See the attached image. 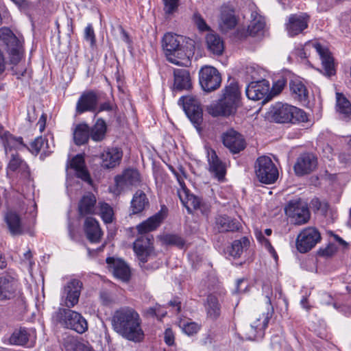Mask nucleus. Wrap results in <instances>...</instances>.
I'll return each mask as SVG.
<instances>
[{
    "label": "nucleus",
    "mask_w": 351,
    "mask_h": 351,
    "mask_svg": "<svg viewBox=\"0 0 351 351\" xmlns=\"http://www.w3.org/2000/svg\"><path fill=\"white\" fill-rule=\"evenodd\" d=\"M11 56L10 61L12 64H17L22 56V45L19 47H14L8 50Z\"/></svg>",
    "instance_id": "obj_54"
},
{
    "label": "nucleus",
    "mask_w": 351,
    "mask_h": 351,
    "mask_svg": "<svg viewBox=\"0 0 351 351\" xmlns=\"http://www.w3.org/2000/svg\"><path fill=\"white\" fill-rule=\"evenodd\" d=\"M141 182V175L137 169H126L121 174L114 177V186L111 191L114 195H119L121 193L130 190L133 186H140Z\"/></svg>",
    "instance_id": "obj_8"
},
{
    "label": "nucleus",
    "mask_w": 351,
    "mask_h": 351,
    "mask_svg": "<svg viewBox=\"0 0 351 351\" xmlns=\"http://www.w3.org/2000/svg\"><path fill=\"white\" fill-rule=\"evenodd\" d=\"M266 298L267 311L263 312L262 315L256 316L251 320L249 333L246 334L247 339L254 340L256 338H262L265 335V330L274 313L271 297L267 295Z\"/></svg>",
    "instance_id": "obj_6"
},
{
    "label": "nucleus",
    "mask_w": 351,
    "mask_h": 351,
    "mask_svg": "<svg viewBox=\"0 0 351 351\" xmlns=\"http://www.w3.org/2000/svg\"><path fill=\"white\" fill-rule=\"evenodd\" d=\"M193 21L199 31L205 32L209 29V26L206 24V21L199 13H194Z\"/></svg>",
    "instance_id": "obj_52"
},
{
    "label": "nucleus",
    "mask_w": 351,
    "mask_h": 351,
    "mask_svg": "<svg viewBox=\"0 0 351 351\" xmlns=\"http://www.w3.org/2000/svg\"><path fill=\"white\" fill-rule=\"evenodd\" d=\"M241 240H235L230 247H228L227 253L233 260L239 258L241 256Z\"/></svg>",
    "instance_id": "obj_50"
},
{
    "label": "nucleus",
    "mask_w": 351,
    "mask_h": 351,
    "mask_svg": "<svg viewBox=\"0 0 351 351\" xmlns=\"http://www.w3.org/2000/svg\"><path fill=\"white\" fill-rule=\"evenodd\" d=\"M179 104L182 103L183 109L191 120V121L197 128L202 122V109L201 104L197 97L193 95H187L181 97L179 99Z\"/></svg>",
    "instance_id": "obj_12"
},
{
    "label": "nucleus",
    "mask_w": 351,
    "mask_h": 351,
    "mask_svg": "<svg viewBox=\"0 0 351 351\" xmlns=\"http://www.w3.org/2000/svg\"><path fill=\"white\" fill-rule=\"evenodd\" d=\"M263 245H264L269 251L270 253H272L274 254V257L276 258V252H275V250L274 248L272 247V245H271L269 239H263V242L261 243Z\"/></svg>",
    "instance_id": "obj_61"
},
{
    "label": "nucleus",
    "mask_w": 351,
    "mask_h": 351,
    "mask_svg": "<svg viewBox=\"0 0 351 351\" xmlns=\"http://www.w3.org/2000/svg\"><path fill=\"white\" fill-rule=\"evenodd\" d=\"M337 106L341 114L348 115L351 113L350 102L341 93H337Z\"/></svg>",
    "instance_id": "obj_47"
},
{
    "label": "nucleus",
    "mask_w": 351,
    "mask_h": 351,
    "mask_svg": "<svg viewBox=\"0 0 351 351\" xmlns=\"http://www.w3.org/2000/svg\"><path fill=\"white\" fill-rule=\"evenodd\" d=\"M99 214L101 219L106 223H110L113 219V210L112 208L106 203H99Z\"/></svg>",
    "instance_id": "obj_48"
},
{
    "label": "nucleus",
    "mask_w": 351,
    "mask_h": 351,
    "mask_svg": "<svg viewBox=\"0 0 351 351\" xmlns=\"http://www.w3.org/2000/svg\"><path fill=\"white\" fill-rule=\"evenodd\" d=\"M96 198L92 193L84 195L79 202V213L80 215L93 214L95 210Z\"/></svg>",
    "instance_id": "obj_38"
},
{
    "label": "nucleus",
    "mask_w": 351,
    "mask_h": 351,
    "mask_svg": "<svg viewBox=\"0 0 351 351\" xmlns=\"http://www.w3.org/2000/svg\"><path fill=\"white\" fill-rule=\"evenodd\" d=\"M62 345L64 351H95L88 341L72 335L64 337Z\"/></svg>",
    "instance_id": "obj_22"
},
{
    "label": "nucleus",
    "mask_w": 351,
    "mask_h": 351,
    "mask_svg": "<svg viewBox=\"0 0 351 351\" xmlns=\"http://www.w3.org/2000/svg\"><path fill=\"white\" fill-rule=\"evenodd\" d=\"M113 330L123 338L139 343L144 339L142 320L138 313L132 307L123 306L116 310L111 318Z\"/></svg>",
    "instance_id": "obj_1"
},
{
    "label": "nucleus",
    "mask_w": 351,
    "mask_h": 351,
    "mask_svg": "<svg viewBox=\"0 0 351 351\" xmlns=\"http://www.w3.org/2000/svg\"><path fill=\"white\" fill-rule=\"evenodd\" d=\"M198 330V325L194 322H184L182 324V330L188 335H192L196 333Z\"/></svg>",
    "instance_id": "obj_57"
},
{
    "label": "nucleus",
    "mask_w": 351,
    "mask_h": 351,
    "mask_svg": "<svg viewBox=\"0 0 351 351\" xmlns=\"http://www.w3.org/2000/svg\"><path fill=\"white\" fill-rule=\"evenodd\" d=\"M10 234L13 236L23 234V227L19 215L14 212L9 211L5 216Z\"/></svg>",
    "instance_id": "obj_34"
},
{
    "label": "nucleus",
    "mask_w": 351,
    "mask_h": 351,
    "mask_svg": "<svg viewBox=\"0 0 351 351\" xmlns=\"http://www.w3.org/2000/svg\"><path fill=\"white\" fill-rule=\"evenodd\" d=\"M164 241L169 245H175L182 247L184 244V240L179 236L176 234H167L164 237Z\"/></svg>",
    "instance_id": "obj_53"
},
{
    "label": "nucleus",
    "mask_w": 351,
    "mask_h": 351,
    "mask_svg": "<svg viewBox=\"0 0 351 351\" xmlns=\"http://www.w3.org/2000/svg\"><path fill=\"white\" fill-rule=\"evenodd\" d=\"M245 4V15L250 14V24L247 27V34L243 35V45L249 42L247 36L256 37L262 35L265 26V19L258 13L256 5L250 1Z\"/></svg>",
    "instance_id": "obj_9"
},
{
    "label": "nucleus",
    "mask_w": 351,
    "mask_h": 351,
    "mask_svg": "<svg viewBox=\"0 0 351 351\" xmlns=\"http://www.w3.org/2000/svg\"><path fill=\"white\" fill-rule=\"evenodd\" d=\"M237 23V20L232 10L228 8H224L221 10L219 26L223 32H228L234 28Z\"/></svg>",
    "instance_id": "obj_40"
},
{
    "label": "nucleus",
    "mask_w": 351,
    "mask_h": 351,
    "mask_svg": "<svg viewBox=\"0 0 351 351\" xmlns=\"http://www.w3.org/2000/svg\"><path fill=\"white\" fill-rule=\"evenodd\" d=\"M321 240L319 232L313 227L302 230L296 239V247L300 253H306L313 248Z\"/></svg>",
    "instance_id": "obj_14"
},
{
    "label": "nucleus",
    "mask_w": 351,
    "mask_h": 351,
    "mask_svg": "<svg viewBox=\"0 0 351 351\" xmlns=\"http://www.w3.org/2000/svg\"><path fill=\"white\" fill-rule=\"evenodd\" d=\"M122 151L116 147L108 148L101 154L102 167L106 169L114 168L118 165L122 158Z\"/></svg>",
    "instance_id": "obj_29"
},
{
    "label": "nucleus",
    "mask_w": 351,
    "mask_h": 351,
    "mask_svg": "<svg viewBox=\"0 0 351 351\" xmlns=\"http://www.w3.org/2000/svg\"><path fill=\"white\" fill-rule=\"evenodd\" d=\"M254 168L258 180L263 184H273L278 178V169L269 156L258 158Z\"/></svg>",
    "instance_id": "obj_7"
},
{
    "label": "nucleus",
    "mask_w": 351,
    "mask_h": 351,
    "mask_svg": "<svg viewBox=\"0 0 351 351\" xmlns=\"http://www.w3.org/2000/svg\"><path fill=\"white\" fill-rule=\"evenodd\" d=\"M84 39L90 43L91 47L95 45V36L91 24H88L84 29Z\"/></svg>",
    "instance_id": "obj_55"
},
{
    "label": "nucleus",
    "mask_w": 351,
    "mask_h": 351,
    "mask_svg": "<svg viewBox=\"0 0 351 351\" xmlns=\"http://www.w3.org/2000/svg\"><path fill=\"white\" fill-rule=\"evenodd\" d=\"M290 94L292 98L302 104L308 101V91L304 84L300 80H292L289 84Z\"/></svg>",
    "instance_id": "obj_30"
},
{
    "label": "nucleus",
    "mask_w": 351,
    "mask_h": 351,
    "mask_svg": "<svg viewBox=\"0 0 351 351\" xmlns=\"http://www.w3.org/2000/svg\"><path fill=\"white\" fill-rule=\"evenodd\" d=\"M107 125L101 118L97 119L93 127L90 128V138L95 142L102 141L106 138Z\"/></svg>",
    "instance_id": "obj_41"
},
{
    "label": "nucleus",
    "mask_w": 351,
    "mask_h": 351,
    "mask_svg": "<svg viewBox=\"0 0 351 351\" xmlns=\"http://www.w3.org/2000/svg\"><path fill=\"white\" fill-rule=\"evenodd\" d=\"M261 72V70L258 66L255 64L247 65L244 71H243V78H244L245 82L261 80L262 78Z\"/></svg>",
    "instance_id": "obj_46"
},
{
    "label": "nucleus",
    "mask_w": 351,
    "mask_h": 351,
    "mask_svg": "<svg viewBox=\"0 0 351 351\" xmlns=\"http://www.w3.org/2000/svg\"><path fill=\"white\" fill-rule=\"evenodd\" d=\"M186 38L180 35L167 33L162 39V47L167 60L177 65L189 58L186 47L184 45Z\"/></svg>",
    "instance_id": "obj_4"
},
{
    "label": "nucleus",
    "mask_w": 351,
    "mask_h": 351,
    "mask_svg": "<svg viewBox=\"0 0 351 351\" xmlns=\"http://www.w3.org/2000/svg\"><path fill=\"white\" fill-rule=\"evenodd\" d=\"M112 110V106L109 102L101 104L99 106V111H110Z\"/></svg>",
    "instance_id": "obj_63"
},
{
    "label": "nucleus",
    "mask_w": 351,
    "mask_h": 351,
    "mask_svg": "<svg viewBox=\"0 0 351 351\" xmlns=\"http://www.w3.org/2000/svg\"><path fill=\"white\" fill-rule=\"evenodd\" d=\"M314 47L320 56L322 64L324 69L325 74L331 76L335 74L334 60L329 51L324 48L319 43L314 44Z\"/></svg>",
    "instance_id": "obj_31"
},
{
    "label": "nucleus",
    "mask_w": 351,
    "mask_h": 351,
    "mask_svg": "<svg viewBox=\"0 0 351 351\" xmlns=\"http://www.w3.org/2000/svg\"><path fill=\"white\" fill-rule=\"evenodd\" d=\"M4 136L5 138V147L7 153L8 152H11L12 148L20 150L26 147L23 143V138L21 137L15 138L9 133H5Z\"/></svg>",
    "instance_id": "obj_45"
},
{
    "label": "nucleus",
    "mask_w": 351,
    "mask_h": 351,
    "mask_svg": "<svg viewBox=\"0 0 351 351\" xmlns=\"http://www.w3.org/2000/svg\"><path fill=\"white\" fill-rule=\"evenodd\" d=\"M164 3V10L167 14H171L174 12L179 3V0H162Z\"/></svg>",
    "instance_id": "obj_56"
},
{
    "label": "nucleus",
    "mask_w": 351,
    "mask_h": 351,
    "mask_svg": "<svg viewBox=\"0 0 351 351\" xmlns=\"http://www.w3.org/2000/svg\"><path fill=\"white\" fill-rule=\"evenodd\" d=\"M47 147V141L43 137H38L32 142L30 147L27 149L34 155H37L41 151L45 152V148Z\"/></svg>",
    "instance_id": "obj_49"
},
{
    "label": "nucleus",
    "mask_w": 351,
    "mask_h": 351,
    "mask_svg": "<svg viewBox=\"0 0 351 351\" xmlns=\"http://www.w3.org/2000/svg\"><path fill=\"white\" fill-rule=\"evenodd\" d=\"M286 84V80L285 78H280L275 82L272 86L271 89L269 90V95L272 97L278 95L282 92Z\"/></svg>",
    "instance_id": "obj_51"
},
{
    "label": "nucleus",
    "mask_w": 351,
    "mask_h": 351,
    "mask_svg": "<svg viewBox=\"0 0 351 351\" xmlns=\"http://www.w3.org/2000/svg\"><path fill=\"white\" fill-rule=\"evenodd\" d=\"M285 212L291 222L298 226L306 223L311 217L307 203L300 198L290 200L285 207Z\"/></svg>",
    "instance_id": "obj_10"
},
{
    "label": "nucleus",
    "mask_w": 351,
    "mask_h": 351,
    "mask_svg": "<svg viewBox=\"0 0 351 351\" xmlns=\"http://www.w3.org/2000/svg\"><path fill=\"white\" fill-rule=\"evenodd\" d=\"M216 227L219 232L234 231L239 228V223L223 215L216 218Z\"/></svg>",
    "instance_id": "obj_42"
},
{
    "label": "nucleus",
    "mask_w": 351,
    "mask_h": 351,
    "mask_svg": "<svg viewBox=\"0 0 351 351\" xmlns=\"http://www.w3.org/2000/svg\"><path fill=\"white\" fill-rule=\"evenodd\" d=\"M82 282L76 279L69 281L64 287L61 295V304L71 308L79 302Z\"/></svg>",
    "instance_id": "obj_16"
},
{
    "label": "nucleus",
    "mask_w": 351,
    "mask_h": 351,
    "mask_svg": "<svg viewBox=\"0 0 351 351\" xmlns=\"http://www.w3.org/2000/svg\"><path fill=\"white\" fill-rule=\"evenodd\" d=\"M169 169L175 175L179 183L180 188L178 189L177 193L183 206L186 207L188 212L190 213H192V210L199 209L202 212L203 210L202 208V204L201 199L197 196L189 193V191L185 186L183 179L172 167H170Z\"/></svg>",
    "instance_id": "obj_11"
},
{
    "label": "nucleus",
    "mask_w": 351,
    "mask_h": 351,
    "mask_svg": "<svg viewBox=\"0 0 351 351\" xmlns=\"http://www.w3.org/2000/svg\"><path fill=\"white\" fill-rule=\"evenodd\" d=\"M199 84L206 92H211L217 89L221 82V75L213 66H205L199 73Z\"/></svg>",
    "instance_id": "obj_15"
},
{
    "label": "nucleus",
    "mask_w": 351,
    "mask_h": 351,
    "mask_svg": "<svg viewBox=\"0 0 351 351\" xmlns=\"http://www.w3.org/2000/svg\"><path fill=\"white\" fill-rule=\"evenodd\" d=\"M52 319L62 327L79 334L84 333L88 328L86 319L80 313L71 308H58L53 313Z\"/></svg>",
    "instance_id": "obj_5"
},
{
    "label": "nucleus",
    "mask_w": 351,
    "mask_h": 351,
    "mask_svg": "<svg viewBox=\"0 0 351 351\" xmlns=\"http://www.w3.org/2000/svg\"><path fill=\"white\" fill-rule=\"evenodd\" d=\"M70 167L75 171L76 176L88 183L91 182V178L87 171L84 159L82 156L77 155L70 162Z\"/></svg>",
    "instance_id": "obj_32"
},
{
    "label": "nucleus",
    "mask_w": 351,
    "mask_h": 351,
    "mask_svg": "<svg viewBox=\"0 0 351 351\" xmlns=\"http://www.w3.org/2000/svg\"><path fill=\"white\" fill-rule=\"evenodd\" d=\"M164 339L168 346H172L174 343V335L171 329L167 328L165 330Z\"/></svg>",
    "instance_id": "obj_58"
},
{
    "label": "nucleus",
    "mask_w": 351,
    "mask_h": 351,
    "mask_svg": "<svg viewBox=\"0 0 351 351\" xmlns=\"http://www.w3.org/2000/svg\"><path fill=\"white\" fill-rule=\"evenodd\" d=\"M0 40L7 46L8 50L22 45L20 38L6 27L0 28Z\"/></svg>",
    "instance_id": "obj_37"
},
{
    "label": "nucleus",
    "mask_w": 351,
    "mask_h": 351,
    "mask_svg": "<svg viewBox=\"0 0 351 351\" xmlns=\"http://www.w3.org/2000/svg\"><path fill=\"white\" fill-rule=\"evenodd\" d=\"M317 165V158L313 154L304 153L297 158L293 169L297 176H302L313 171Z\"/></svg>",
    "instance_id": "obj_19"
},
{
    "label": "nucleus",
    "mask_w": 351,
    "mask_h": 351,
    "mask_svg": "<svg viewBox=\"0 0 351 351\" xmlns=\"http://www.w3.org/2000/svg\"><path fill=\"white\" fill-rule=\"evenodd\" d=\"M206 309L207 315L211 319H217L221 313L220 304L216 296L210 295L206 300Z\"/></svg>",
    "instance_id": "obj_43"
},
{
    "label": "nucleus",
    "mask_w": 351,
    "mask_h": 351,
    "mask_svg": "<svg viewBox=\"0 0 351 351\" xmlns=\"http://www.w3.org/2000/svg\"><path fill=\"white\" fill-rule=\"evenodd\" d=\"M98 97L96 93L88 91L83 93L79 98L76 104V112L78 114L86 111H94L97 105Z\"/></svg>",
    "instance_id": "obj_26"
},
{
    "label": "nucleus",
    "mask_w": 351,
    "mask_h": 351,
    "mask_svg": "<svg viewBox=\"0 0 351 351\" xmlns=\"http://www.w3.org/2000/svg\"><path fill=\"white\" fill-rule=\"evenodd\" d=\"M209 171L219 181H223L226 175V167L213 149H207Z\"/></svg>",
    "instance_id": "obj_21"
},
{
    "label": "nucleus",
    "mask_w": 351,
    "mask_h": 351,
    "mask_svg": "<svg viewBox=\"0 0 351 351\" xmlns=\"http://www.w3.org/2000/svg\"><path fill=\"white\" fill-rule=\"evenodd\" d=\"M160 306L158 304H156L154 306H152L146 309L145 314L148 316H156L159 317L160 315L158 313V311L159 310Z\"/></svg>",
    "instance_id": "obj_59"
},
{
    "label": "nucleus",
    "mask_w": 351,
    "mask_h": 351,
    "mask_svg": "<svg viewBox=\"0 0 351 351\" xmlns=\"http://www.w3.org/2000/svg\"><path fill=\"white\" fill-rule=\"evenodd\" d=\"M309 21V15L304 12L289 15L285 24L288 35L293 37L302 33L308 27Z\"/></svg>",
    "instance_id": "obj_17"
},
{
    "label": "nucleus",
    "mask_w": 351,
    "mask_h": 351,
    "mask_svg": "<svg viewBox=\"0 0 351 351\" xmlns=\"http://www.w3.org/2000/svg\"><path fill=\"white\" fill-rule=\"evenodd\" d=\"M220 99L213 101L205 107L206 112L212 117H229L235 114L239 106L241 92L239 84L229 78L222 90Z\"/></svg>",
    "instance_id": "obj_2"
},
{
    "label": "nucleus",
    "mask_w": 351,
    "mask_h": 351,
    "mask_svg": "<svg viewBox=\"0 0 351 351\" xmlns=\"http://www.w3.org/2000/svg\"><path fill=\"white\" fill-rule=\"evenodd\" d=\"M20 284L15 274L6 273L0 276V301L14 299L19 292Z\"/></svg>",
    "instance_id": "obj_13"
},
{
    "label": "nucleus",
    "mask_w": 351,
    "mask_h": 351,
    "mask_svg": "<svg viewBox=\"0 0 351 351\" xmlns=\"http://www.w3.org/2000/svg\"><path fill=\"white\" fill-rule=\"evenodd\" d=\"M10 156L11 159L8 164V170L14 172H18L25 178L28 177L29 175V171L27 163L23 160L18 154L11 153Z\"/></svg>",
    "instance_id": "obj_35"
},
{
    "label": "nucleus",
    "mask_w": 351,
    "mask_h": 351,
    "mask_svg": "<svg viewBox=\"0 0 351 351\" xmlns=\"http://www.w3.org/2000/svg\"><path fill=\"white\" fill-rule=\"evenodd\" d=\"M29 333L26 328H21L15 330L10 337V343L13 345L23 346L29 340Z\"/></svg>",
    "instance_id": "obj_44"
},
{
    "label": "nucleus",
    "mask_w": 351,
    "mask_h": 351,
    "mask_svg": "<svg viewBox=\"0 0 351 351\" xmlns=\"http://www.w3.org/2000/svg\"><path fill=\"white\" fill-rule=\"evenodd\" d=\"M84 232L88 240L91 243H99L103 232L98 221L93 217H87L84 221Z\"/></svg>",
    "instance_id": "obj_28"
},
{
    "label": "nucleus",
    "mask_w": 351,
    "mask_h": 351,
    "mask_svg": "<svg viewBox=\"0 0 351 351\" xmlns=\"http://www.w3.org/2000/svg\"><path fill=\"white\" fill-rule=\"evenodd\" d=\"M149 206V199L145 193L142 190L136 191L131 200V209L132 214L140 213L148 208Z\"/></svg>",
    "instance_id": "obj_33"
},
{
    "label": "nucleus",
    "mask_w": 351,
    "mask_h": 351,
    "mask_svg": "<svg viewBox=\"0 0 351 351\" xmlns=\"http://www.w3.org/2000/svg\"><path fill=\"white\" fill-rule=\"evenodd\" d=\"M7 61L3 52L0 49V75L4 73L6 69Z\"/></svg>",
    "instance_id": "obj_60"
},
{
    "label": "nucleus",
    "mask_w": 351,
    "mask_h": 351,
    "mask_svg": "<svg viewBox=\"0 0 351 351\" xmlns=\"http://www.w3.org/2000/svg\"><path fill=\"white\" fill-rule=\"evenodd\" d=\"M47 117L45 114H43L39 119V121L37 125L39 127V130L42 132L45 128Z\"/></svg>",
    "instance_id": "obj_62"
},
{
    "label": "nucleus",
    "mask_w": 351,
    "mask_h": 351,
    "mask_svg": "<svg viewBox=\"0 0 351 351\" xmlns=\"http://www.w3.org/2000/svg\"><path fill=\"white\" fill-rule=\"evenodd\" d=\"M90 138V127L88 124L80 123L75 126L73 130V139L77 145L88 143Z\"/></svg>",
    "instance_id": "obj_39"
},
{
    "label": "nucleus",
    "mask_w": 351,
    "mask_h": 351,
    "mask_svg": "<svg viewBox=\"0 0 351 351\" xmlns=\"http://www.w3.org/2000/svg\"><path fill=\"white\" fill-rule=\"evenodd\" d=\"M106 263L113 275L122 281H128L130 277V270L128 265L121 259L108 257Z\"/></svg>",
    "instance_id": "obj_23"
},
{
    "label": "nucleus",
    "mask_w": 351,
    "mask_h": 351,
    "mask_svg": "<svg viewBox=\"0 0 351 351\" xmlns=\"http://www.w3.org/2000/svg\"><path fill=\"white\" fill-rule=\"evenodd\" d=\"M152 239L148 237L141 236L134 243V250L143 264L147 261L151 252Z\"/></svg>",
    "instance_id": "obj_27"
},
{
    "label": "nucleus",
    "mask_w": 351,
    "mask_h": 351,
    "mask_svg": "<svg viewBox=\"0 0 351 351\" xmlns=\"http://www.w3.org/2000/svg\"><path fill=\"white\" fill-rule=\"evenodd\" d=\"M221 140L223 145L232 154H238L241 150V135L233 129L223 133Z\"/></svg>",
    "instance_id": "obj_25"
},
{
    "label": "nucleus",
    "mask_w": 351,
    "mask_h": 351,
    "mask_svg": "<svg viewBox=\"0 0 351 351\" xmlns=\"http://www.w3.org/2000/svg\"><path fill=\"white\" fill-rule=\"evenodd\" d=\"M267 119L277 123H293L308 121L306 113L295 106L276 103L272 105L267 112Z\"/></svg>",
    "instance_id": "obj_3"
},
{
    "label": "nucleus",
    "mask_w": 351,
    "mask_h": 351,
    "mask_svg": "<svg viewBox=\"0 0 351 351\" xmlns=\"http://www.w3.org/2000/svg\"><path fill=\"white\" fill-rule=\"evenodd\" d=\"M206 43L208 50L214 55L222 54L224 49L223 41L221 37L213 33H209L206 36Z\"/></svg>",
    "instance_id": "obj_36"
},
{
    "label": "nucleus",
    "mask_w": 351,
    "mask_h": 351,
    "mask_svg": "<svg viewBox=\"0 0 351 351\" xmlns=\"http://www.w3.org/2000/svg\"><path fill=\"white\" fill-rule=\"evenodd\" d=\"M269 83L266 80L251 81L245 88V94L248 99L258 101L264 99L269 101L271 97L269 95Z\"/></svg>",
    "instance_id": "obj_18"
},
{
    "label": "nucleus",
    "mask_w": 351,
    "mask_h": 351,
    "mask_svg": "<svg viewBox=\"0 0 351 351\" xmlns=\"http://www.w3.org/2000/svg\"><path fill=\"white\" fill-rule=\"evenodd\" d=\"M311 204L313 208H315L316 210H319L321 207V202H320L319 199L317 197L313 198L311 200Z\"/></svg>",
    "instance_id": "obj_64"
},
{
    "label": "nucleus",
    "mask_w": 351,
    "mask_h": 351,
    "mask_svg": "<svg viewBox=\"0 0 351 351\" xmlns=\"http://www.w3.org/2000/svg\"><path fill=\"white\" fill-rule=\"evenodd\" d=\"M192 80L189 71L186 69H173V90L176 91L189 90Z\"/></svg>",
    "instance_id": "obj_24"
},
{
    "label": "nucleus",
    "mask_w": 351,
    "mask_h": 351,
    "mask_svg": "<svg viewBox=\"0 0 351 351\" xmlns=\"http://www.w3.org/2000/svg\"><path fill=\"white\" fill-rule=\"evenodd\" d=\"M166 215L167 208L162 207L160 211L136 226L138 232L144 234L155 230L165 219Z\"/></svg>",
    "instance_id": "obj_20"
}]
</instances>
